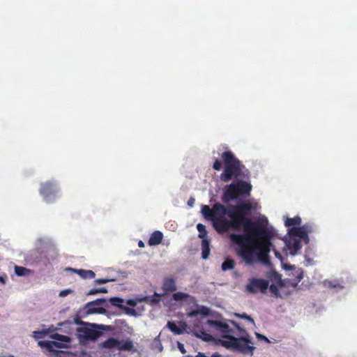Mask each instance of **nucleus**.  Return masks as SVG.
I'll return each mask as SVG.
<instances>
[{
    "label": "nucleus",
    "mask_w": 357,
    "mask_h": 357,
    "mask_svg": "<svg viewBox=\"0 0 357 357\" xmlns=\"http://www.w3.org/2000/svg\"><path fill=\"white\" fill-rule=\"evenodd\" d=\"M202 213L205 219L212 222L218 234L226 233L229 229L238 231L243 227V234L232 233L229 239L237 246L236 253L245 264H270L269 254L273 247L272 239L275 235L272 228L233 212L219 202L215 203L212 208L203 205Z\"/></svg>",
    "instance_id": "1"
},
{
    "label": "nucleus",
    "mask_w": 357,
    "mask_h": 357,
    "mask_svg": "<svg viewBox=\"0 0 357 357\" xmlns=\"http://www.w3.org/2000/svg\"><path fill=\"white\" fill-rule=\"evenodd\" d=\"M221 158L225 165V169L220 176L222 182H228L244 175L245 165L231 151H224L221 154Z\"/></svg>",
    "instance_id": "2"
},
{
    "label": "nucleus",
    "mask_w": 357,
    "mask_h": 357,
    "mask_svg": "<svg viewBox=\"0 0 357 357\" xmlns=\"http://www.w3.org/2000/svg\"><path fill=\"white\" fill-rule=\"evenodd\" d=\"M82 327L77 329V336L80 344H85L90 341H96L102 334L103 331H112L114 327L96 324H86L82 322Z\"/></svg>",
    "instance_id": "3"
},
{
    "label": "nucleus",
    "mask_w": 357,
    "mask_h": 357,
    "mask_svg": "<svg viewBox=\"0 0 357 357\" xmlns=\"http://www.w3.org/2000/svg\"><path fill=\"white\" fill-rule=\"evenodd\" d=\"M252 185L245 181L237 180L225 187L221 200L227 204L241 197H249L252 190Z\"/></svg>",
    "instance_id": "4"
},
{
    "label": "nucleus",
    "mask_w": 357,
    "mask_h": 357,
    "mask_svg": "<svg viewBox=\"0 0 357 357\" xmlns=\"http://www.w3.org/2000/svg\"><path fill=\"white\" fill-rule=\"evenodd\" d=\"M229 321L231 322V324L233 325L241 335V336L238 337V340L236 342L234 351H237L243 355H250L252 356L254 354L255 347L253 346V342L250 335L235 321Z\"/></svg>",
    "instance_id": "5"
},
{
    "label": "nucleus",
    "mask_w": 357,
    "mask_h": 357,
    "mask_svg": "<svg viewBox=\"0 0 357 357\" xmlns=\"http://www.w3.org/2000/svg\"><path fill=\"white\" fill-rule=\"evenodd\" d=\"M51 337L56 341H40L38 344L43 347H45L49 351H53L54 348H67L68 344L70 342V338L66 335H60L59 333L53 334Z\"/></svg>",
    "instance_id": "6"
},
{
    "label": "nucleus",
    "mask_w": 357,
    "mask_h": 357,
    "mask_svg": "<svg viewBox=\"0 0 357 357\" xmlns=\"http://www.w3.org/2000/svg\"><path fill=\"white\" fill-rule=\"evenodd\" d=\"M58 189L56 184L53 181H46L41 183L40 194L43 197L44 200L50 203L54 201L56 197Z\"/></svg>",
    "instance_id": "7"
},
{
    "label": "nucleus",
    "mask_w": 357,
    "mask_h": 357,
    "mask_svg": "<svg viewBox=\"0 0 357 357\" xmlns=\"http://www.w3.org/2000/svg\"><path fill=\"white\" fill-rule=\"evenodd\" d=\"M269 282L264 279L252 278L246 286V290L250 293H256L258 290L265 292Z\"/></svg>",
    "instance_id": "8"
},
{
    "label": "nucleus",
    "mask_w": 357,
    "mask_h": 357,
    "mask_svg": "<svg viewBox=\"0 0 357 357\" xmlns=\"http://www.w3.org/2000/svg\"><path fill=\"white\" fill-rule=\"evenodd\" d=\"M107 301L105 298H98L93 301L87 303L84 309L87 314L99 313L103 314L106 312L105 309L101 307Z\"/></svg>",
    "instance_id": "9"
},
{
    "label": "nucleus",
    "mask_w": 357,
    "mask_h": 357,
    "mask_svg": "<svg viewBox=\"0 0 357 357\" xmlns=\"http://www.w3.org/2000/svg\"><path fill=\"white\" fill-rule=\"evenodd\" d=\"M227 209L232 211L239 215L245 216L249 215L252 209V204L250 202H241L236 205H228L226 206Z\"/></svg>",
    "instance_id": "10"
},
{
    "label": "nucleus",
    "mask_w": 357,
    "mask_h": 357,
    "mask_svg": "<svg viewBox=\"0 0 357 357\" xmlns=\"http://www.w3.org/2000/svg\"><path fill=\"white\" fill-rule=\"evenodd\" d=\"M229 321L230 320H227V321H222L219 320L208 319L207 321V324L210 326L214 327L215 329L219 332L222 333H234V331L230 328L229 325V323L231 324Z\"/></svg>",
    "instance_id": "11"
},
{
    "label": "nucleus",
    "mask_w": 357,
    "mask_h": 357,
    "mask_svg": "<svg viewBox=\"0 0 357 357\" xmlns=\"http://www.w3.org/2000/svg\"><path fill=\"white\" fill-rule=\"evenodd\" d=\"M286 246L291 255H296L302 248L301 239L289 236L286 241Z\"/></svg>",
    "instance_id": "12"
},
{
    "label": "nucleus",
    "mask_w": 357,
    "mask_h": 357,
    "mask_svg": "<svg viewBox=\"0 0 357 357\" xmlns=\"http://www.w3.org/2000/svg\"><path fill=\"white\" fill-rule=\"evenodd\" d=\"M305 227H294L291 228L289 231V236L292 237H299L301 239L305 241V243H309V237L307 235V231L305 230Z\"/></svg>",
    "instance_id": "13"
},
{
    "label": "nucleus",
    "mask_w": 357,
    "mask_h": 357,
    "mask_svg": "<svg viewBox=\"0 0 357 357\" xmlns=\"http://www.w3.org/2000/svg\"><path fill=\"white\" fill-rule=\"evenodd\" d=\"M167 327L174 334L181 335L186 331L188 326L185 322L181 321L179 322V327H178L174 321H169Z\"/></svg>",
    "instance_id": "14"
},
{
    "label": "nucleus",
    "mask_w": 357,
    "mask_h": 357,
    "mask_svg": "<svg viewBox=\"0 0 357 357\" xmlns=\"http://www.w3.org/2000/svg\"><path fill=\"white\" fill-rule=\"evenodd\" d=\"M223 337L225 340H221V344L227 349H230L232 351H234L238 337L229 335H223Z\"/></svg>",
    "instance_id": "15"
},
{
    "label": "nucleus",
    "mask_w": 357,
    "mask_h": 357,
    "mask_svg": "<svg viewBox=\"0 0 357 357\" xmlns=\"http://www.w3.org/2000/svg\"><path fill=\"white\" fill-rule=\"evenodd\" d=\"M199 314L208 316L210 314V309L204 305L198 306L197 309L190 311L187 315L188 317L192 318L197 317Z\"/></svg>",
    "instance_id": "16"
},
{
    "label": "nucleus",
    "mask_w": 357,
    "mask_h": 357,
    "mask_svg": "<svg viewBox=\"0 0 357 357\" xmlns=\"http://www.w3.org/2000/svg\"><path fill=\"white\" fill-rule=\"evenodd\" d=\"M163 238V234L160 231H153L148 241V243L149 245H159Z\"/></svg>",
    "instance_id": "17"
},
{
    "label": "nucleus",
    "mask_w": 357,
    "mask_h": 357,
    "mask_svg": "<svg viewBox=\"0 0 357 357\" xmlns=\"http://www.w3.org/2000/svg\"><path fill=\"white\" fill-rule=\"evenodd\" d=\"M162 289L165 293L175 291L176 286L174 279L172 278H166L163 282Z\"/></svg>",
    "instance_id": "18"
},
{
    "label": "nucleus",
    "mask_w": 357,
    "mask_h": 357,
    "mask_svg": "<svg viewBox=\"0 0 357 357\" xmlns=\"http://www.w3.org/2000/svg\"><path fill=\"white\" fill-rule=\"evenodd\" d=\"M69 270L77 273L81 278L84 279H93L96 276L95 273L91 270L74 269L71 268H69Z\"/></svg>",
    "instance_id": "19"
},
{
    "label": "nucleus",
    "mask_w": 357,
    "mask_h": 357,
    "mask_svg": "<svg viewBox=\"0 0 357 357\" xmlns=\"http://www.w3.org/2000/svg\"><path fill=\"white\" fill-rule=\"evenodd\" d=\"M119 344V340L114 337H109L100 343V347L105 349L117 348Z\"/></svg>",
    "instance_id": "20"
},
{
    "label": "nucleus",
    "mask_w": 357,
    "mask_h": 357,
    "mask_svg": "<svg viewBox=\"0 0 357 357\" xmlns=\"http://www.w3.org/2000/svg\"><path fill=\"white\" fill-rule=\"evenodd\" d=\"M202 257L206 259L210 254V241L208 238H204L202 241Z\"/></svg>",
    "instance_id": "21"
},
{
    "label": "nucleus",
    "mask_w": 357,
    "mask_h": 357,
    "mask_svg": "<svg viewBox=\"0 0 357 357\" xmlns=\"http://www.w3.org/2000/svg\"><path fill=\"white\" fill-rule=\"evenodd\" d=\"M193 335L206 342L212 341L213 340V336L204 330L194 331Z\"/></svg>",
    "instance_id": "22"
},
{
    "label": "nucleus",
    "mask_w": 357,
    "mask_h": 357,
    "mask_svg": "<svg viewBox=\"0 0 357 357\" xmlns=\"http://www.w3.org/2000/svg\"><path fill=\"white\" fill-rule=\"evenodd\" d=\"M117 349L119 351H131L133 349V343L130 340H127L123 342L119 341Z\"/></svg>",
    "instance_id": "23"
},
{
    "label": "nucleus",
    "mask_w": 357,
    "mask_h": 357,
    "mask_svg": "<svg viewBox=\"0 0 357 357\" xmlns=\"http://www.w3.org/2000/svg\"><path fill=\"white\" fill-rule=\"evenodd\" d=\"M301 223V219L298 216L294 218H287L284 222L285 226L287 227L300 225Z\"/></svg>",
    "instance_id": "24"
},
{
    "label": "nucleus",
    "mask_w": 357,
    "mask_h": 357,
    "mask_svg": "<svg viewBox=\"0 0 357 357\" xmlns=\"http://www.w3.org/2000/svg\"><path fill=\"white\" fill-rule=\"evenodd\" d=\"M235 266V261L232 259H226L222 264V269L223 271L231 270Z\"/></svg>",
    "instance_id": "25"
},
{
    "label": "nucleus",
    "mask_w": 357,
    "mask_h": 357,
    "mask_svg": "<svg viewBox=\"0 0 357 357\" xmlns=\"http://www.w3.org/2000/svg\"><path fill=\"white\" fill-rule=\"evenodd\" d=\"M15 273L18 276H24L29 275L31 273V270L25 267L15 266Z\"/></svg>",
    "instance_id": "26"
},
{
    "label": "nucleus",
    "mask_w": 357,
    "mask_h": 357,
    "mask_svg": "<svg viewBox=\"0 0 357 357\" xmlns=\"http://www.w3.org/2000/svg\"><path fill=\"white\" fill-rule=\"evenodd\" d=\"M173 299L176 301H180L187 300L189 298H192L189 294L184 292H176L172 296Z\"/></svg>",
    "instance_id": "27"
},
{
    "label": "nucleus",
    "mask_w": 357,
    "mask_h": 357,
    "mask_svg": "<svg viewBox=\"0 0 357 357\" xmlns=\"http://www.w3.org/2000/svg\"><path fill=\"white\" fill-rule=\"evenodd\" d=\"M197 229L199 231V234H198L199 238H202V240L204 238H206L207 231H206L205 225H204L203 224L199 223L197 225Z\"/></svg>",
    "instance_id": "28"
},
{
    "label": "nucleus",
    "mask_w": 357,
    "mask_h": 357,
    "mask_svg": "<svg viewBox=\"0 0 357 357\" xmlns=\"http://www.w3.org/2000/svg\"><path fill=\"white\" fill-rule=\"evenodd\" d=\"M161 296L157 293H155L152 296H146L144 300L149 302L152 305L157 304L160 301Z\"/></svg>",
    "instance_id": "29"
},
{
    "label": "nucleus",
    "mask_w": 357,
    "mask_h": 357,
    "mask_svg": "<svg viewBox=\"0 0 357 357\" xmlns=\"http://www.w3.org/2000/svg\"><path fill=\"white\" fill-rule=\"evenodd\" d=\"M109 302L114 306L118 307L119 308H123L122 303L124 302V301L121 298L112 297L109 299Z\"/></svg>",
    "instance_id": "30"
},
{
    "label": "nucleus",
    "mask_w": 357,
    "mask_h": 357,
    "mask_svg": "<svg viewBox=\"0 0 357 357\" xmlns=\"http://www.w3.org/2000/svg\"><path fill=\"white\" fill-rule=\"evenodd\" d=\"M235 316L237 317H239V318L248 320L249 322H250L252 324V325L255 326V323L254 319L250 316L248 315L247 314H245V313H243V314L236 313Z\"/></svg>",
    "instance_id": "31"
},
{
    "label": "nucleus",
    "mask_w": 357,
    "mask_h": 357,
    "mask_svg": "<svg viewBox=\"0 0 357 357\" xmlns=\"http://www.w3.org/2000/svg\"><path fill=\"white\" fill-rule=\"evenodd\" d=\"M98 293H107V289L105 287H101V288H94L91 289L88 294L89 295H95Z\"/></svg>",
    "instance_id": "32"
},
{
    "label": "nucleus",
    "mask_w": 357,
    "mask_h": 357,
    "mask_svg": "<svg viewBox=\"0 0 357 357\" xmlns=\"http://www.w3.org/2000/svg\"><path fill=\"white\" fill-rule=\"evenodd\" d=\"M269 289H270V291L272 294H273L276 297L280 296V292H279L278 288L275 284H271Z\"/></svg>",
    "instance_id": "33"
},
{
    "label": "nucleus",
    "mask_w": 357,
    "mask_h": 357,
    "mask_svg": "<svg viewBox=\"0 0 357 357\" xmlns=\"http://www.w3.org/2000/svg\"><path fill=\"white\" fill-rule=\"evenodd\" d=\"M213 168L216 171H219L222 169V162L218 158H215Z\"/></svg>",
    "instance_id": "34"
},
{
    "label": "nucleus",
    "mask_w": 357,
    "mask_h": 357,
    "mask_svg": "<svg viewBox=\"0 0 357 357\" xmlns=\"http://www.w3.org/2000/svg\"><path fill=\"white\" fill-rule=\"evenodd\" d=\"M255 335H256L257 338L259 340H263V341H265V342H266L268 343L270 342L269 340L266 336H264V335H261V334L258 333H255Z\"/></svg>",
    "instance_id": "35"
},
{
    "label": "nucleus",
    "mask_w": 357,
    "mask_h": 357,
    "mask_svg": "<svg viewBox=\"0 0 357 357\" xmlns=\"http://www.w3.org/2000/svg\"><path fill=\"white\" fill-rule=\"evenodd\" d=\"M110 281H111V280H109V279L100 278V279L96 280L95 282L98 284H102L107 283Z\"/></svg>",
    "instance_id": "36"
},
{
    "label": "nucleus",
    "mask_w": 357,
    "mask_h": 357,
    "mask_svg": "<svg viewBox=\"0 0 357 357\" xmlns=\"http://www.w3.org/2000/svg\"><path fill=\"white\" fill-rule=\"evenodd\" d=\"M177 346H178V349H179V351H181V354H185L186 353V350L184 347L183 344H182L180 342H178Z\"/></svg>",
    "instance_id": "37"
},
{
    "label": "nucleus",
    "mask_w": 357,
    "mask_h": 357,
    "mask_svg": "<svg viewBox=\"0 0 357 357\" xmlns=\"http://www.w3.org/2000/svg\"><path fill=\"white\" fill-rule=\"evenodd\" d=\"M73 291L70 289H65V290H63V291H61L60 293H59V296L61 297H65L67 295H68L70 293H71Z\"/></svg>",
    "instance_id": "38"
},
{
    "label": "nucleus",
    "mask_w": 357,
    "mask_h": 357,
    "mask_svg": "<svg viewBox=\"0 0 357 357\" xmlns=\"http://www.w3.org/2000/svg\"><path fill=\"white\" fill-rule=\"evenodd\" d=\"M45 333H45L43 331H35L34 332L35 337H38V338L43 337V335L45 334Z\"/></svg>",
    "instance_id": "39"
},
{
    "label": "nucleus",
    "mask_w": 357,
    "mask_h": 357,
    "mask_svg": "<svg viewBox=\"0 0 357 357\" xmlns=\"http://www.w3.org/2000/svg\"><path fill=\"white\" fill-rule=\"evenodd\" d=\"M303 227H306L305 230L307 231V234L309 233H311L312 231V230H313L312 226H310V225H303Z\"/></svg>",
    "instance_id": "40"
},
{
    "label": "nucleus",
    "mask_w": 357,
    "mask_h": 357,
    "mask_svg": "<svg viewBox=\"0 0 357 357\" xmlns=\"http://www.w3.org/2000/svg\"><path fill=\"white\" fill-rule=\"evenodd\" d=\"M329 285L330 287H333V288H336V287H340V288H342V286H340V284H335L333 282H329Z\"/></svg>",
    "instance_id": "41"
},
{
    "label": "nucleus",
    "mask_w": 357,
    "mask_h": 357,
    "mask_svg": "<svg viewBox=\"0 0 357 357\" xmlns=\"http://www.w3.org/2000/svg\"><path fill=\"white\" fill-rule=\"evenodd\" d=\"M195 203V199L192 197H190L189 200L188 201V205L190 206H192Z\"/></svg>",
    "instance_id": "42"
},
{
    "label": "nucleus",
    "mask_w": 357,
    "mask_h": 357,
    "mask_svg": "<svg viewBox=\"0 0 357 357\" xmlns=\"http://www.w3.org/2000/svg\"><path fill=\"white\" fill-rule=\"evenodd\" d=\"M274 253H275V257H276L277 258H279V259H282V256H281L280 253L278 251L275 250V251H274Z\"/></svg>",
    "instance_id": "43"
},
{
    "label": "nucleus",
    "mask_w": 357,
    "mask_h": 357,
    "mask_svg": "<svg viewBox=\"0 0 357 357\" xmlns=\"http://www.w3.org/2000/svg\"><path fill=\"white\" fill-rule=\"evenodd\" d=\"M138 246L139 248H144V243L142 241H139V243H138Z\"/></svg>",
    "instance_id": "44"
},
{
    "label": "nucleus",
    "mask_w": 357,
    "mask_h": 357,
    "mask_svg": "<svg viewBox=\"0 0 357 357\" xmlns=\"http://www.w3.org/2000/svg\"><path fill=\"white\" fill-rule=\"evenodd\" d=\"M0 282L3 284L6 283V278L3 276H0Z\"/></svg>",
    "instance_id": "45"
},
{
    "label": "nucleus",
    "mask_w": 357,
    "mask_h": 357,
    "mask_svg": "<svg viewBox=\"0 0 357 357\" xmlns=\"http://www.w3.org/2000/svg\"><path fill=\"white\" fill-rule=\"evenodd\" d=\"M211 357H221V356L218 352H215L212 354Z\"/></svg>",
    "instance_id": "46"
},
{
    "label": "nucleus",
    "mask_w": 357,
    "mask_h": 357,
    "mask_svg": "<svg viewBox=\"0 0 357 357\" xmlns=\"http://www.w3.org/2000/svg\"><path fill=\"white\" fill-rule=\"evenodd\" d=\"M128 303L130 305H132V306H134L135 305V302L133 301H128Z\"/></svg>",
    "instance_id": "47"
},
{
    "label": "nucleus",
    "mask_w": 357,
    "mask_h": 357,
    "mask_svg": "<svg viewBox=\"0 0 357 357\" xmlns=\"http://www.w3.org/2000/svg\"><path fill=\"white\" fill-rule=\"evenodd\" d=\"M302 278H303V273H301L298 275V281H300Z\"/></svg>",
    "instance_id": "48"
}]
</instances>
